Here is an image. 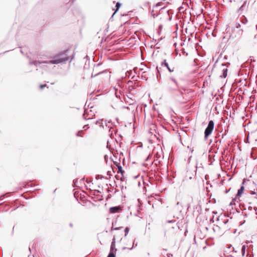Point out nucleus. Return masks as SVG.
Returning a JSON list of instances; mask_svg holds the SVG:
<instances>
[{
  "label": "nucleus",
  "instance_id": "1",
  "mask_svg": "<svg viewBox=\"0 0 257 257\" xmlns=\"http://www.w3.org/2000/svg\"><path fill=\"white\" fill-rule=\"evenodd\" d=\"M68 50H65L56 55H55L53 59L50 61H33L30 62V65H34L38 66L40 64L45 63L49 64H58L61 63L65 62L69 60L68 54Z\"/></svg>",
  "mask_w": 257,
  "mask_h": 257
},
{
  "label": "nucleus",
  "instance_id": "2",
  "mask_svg": "<svg viewBox=\"0 0 257 257\" xmlns=\"http://www.w3.org/2000/svg\"><path fill=\"white\" fill-rule=\"evenodd\" d=\"M168 91L177 97H182L183 92L180 89V86L177 80L173 77H170L169 79L167 87Z\"/></svg>",
  "mask_w": 257,
  "mask_h": 257
},
{
  "label": "nucleus",
  "instance_id": "3",
  "mask_svg": "<svg viewBox=\"0 0 257 257\" xmlns=\"http://www.w3.org/2000/svg\"><path fill=\"white\" fill-rule=\"evenodd\" d=\"M214 126V123L213 121L210 120L204 132V138L205 140H207L208 136L211 134L212 131L213 130Z\"/></svg>",
  "mask_w": 257,
  "mask_h": 257
},
{
  "label": "nucleus",
  "instance_id": "4",
  "mask_svg": "<svg viewBox=\"0 0 257 257\" xmlns=\"http://www.w3.org/2000/svg\"><path fill=\"white\" fill-rule=\"evenodd\" d=\"M243 33V30L242 29H237V30H235V31H232V34L230 35V38H240L242 35Z\"/></svg>",
  "mask_w": 257,
  "mask_h": 257
},
{
  "label": "nucleus",
  "instance_id": "5",
  "mask_svg": "<svg viewBox=\"0 0 257 257\" xmlns=\"http://www.w3.org/2000/svg\"><path fill=\"white\" fill-rule=\"evenodd\" d=\"M249 3L246 1H244L241 6L239 8L238 12L241 14L246 12L248 9Z\"/></svg>",
  "mask_w": 257,
  "mask_h": 257
},
{
  "label": "nucleus",
  "instance_id": "6",
  "mask_svg": "<svg viewBox=\"0 0 257 257\" xmlns=\"http://www.w3.org/2000/svg\"><path fill=\"white\" fill-rule=\"evenodd\" d=\"M104 75V78H106V79H109L110 77V72L107 71V70H105V71H101V72H98V73H97L96 74H93L92 73V75H91V77H95L96 76H98V75Z\"/></svg>",
  "mask_w": 257,
  "mask_h": 257
},
{
  "label": "nucleus",
  "instance_id": "7",
  "mask_svg": "<svg viewBox=\"0 0 257 257\" xmlns=\"http://www.w3.org/2000/svg\"><path fill=\"white\" fill-rule=\"evenodd\" d=\"M105 127L109 128V132H111L110 134V136L111 137L112 133L114 131L113 128L111 126L112 125V122L111 121H108L107 122H105ZM115 132H117V130H114Z\"/></svg>",
  "mask_w": 257,
  "mask_h": 257
},
{
  "label": "nucleus",
  "instance_id": "8",
  "mask_svg": "<svg viewBox=\"0 0 257 257\" xmlns=\"http://www.w3.org/2000/svg\"><path fill=\"white\" fill-rule=\"evenodd\" d=\"M121 210L120 206H114L109 208V212L111 213H118Z\"/></svg>",
  "mask_w": 257,
  "mask_h": 257
},
{
  "label": "nucleus",
  "instance_id": "9",
  "mask_svg": "<svg viewBox=\"0 0 257 257\" xmlns=\"http://www.w3.org/2000/svg\"><path fill=\"white\" fill-rule=\"evenodd\" d=\"M93 115H94L92 113H90L89 114L88 112H87V110H85L84 113L83 115V117L85 119H92V116Z\"/></svg>",
  "mask_w": 257,
  "mask_h": 257
},
{
  "label": "nucleus",
  "instance_id": "10",
  "mask_svg": "<svg viewBox=\"0 0 257 257\" xmlns=\"http://www.w3.org/2000/svg\"><path fill=\"white\" fill-rule=\"evenodd\" d=\"M162 66H165V67H167V69L168 70V71L170 72H173L174 71V68H170L169 66V64L168 63L166 62V60H164L162 62Z\"/></svg>",
  "mask_w": 257,
  "mask_h": 257
},
{
  "label": "nucleus",
  "instance_id": "11",
  "mask_svg": "<svg viewBox=\"0 0 257 257\" xmlns=\"http://www.w3.org/2000/svg\"><path fill=\"white\" fill-rule=\"evenodd\" d=\"M116 250L117 249L115 247V239L113 238L111 243L110 251H112V252H114L115 253Z\"/></svg>",
  "mask_w": 257,
  "mask_h": 257
},
{
  "label": "nucleus",
  "instance_id": "12",
  "mask_svg": "<svg viewBox=\"0 0 257 257\" xmlns=\"http://www.w3.org/2000/svg\"><path fill=\"white\" fill-rule=\"evenodd\" d=\"M238 21H239L240 23H242L243 25H245L248 21L244 15L241 16L239 18Z\"/></svg>",
  "mask_w": 257,
  "mask_h": 257
},
{
  "label": "nucleus",
  "instance_id": "13",
  "mask_svg": "<svg viewBox=\"0 0 257 257\" xmlns=\"http://www.w3.org/2000/svg\"><path fill=\"white\" fill-rule=\"evenodd\" d=\"M241 27V25L240 24V22L238 20L235 22L234 26L232 28V31H235V29H238Z\"/></svg>",
  "mask_w": 257,
  "mask_h": 257
},
{
  "label": "nucleus",
  "instance_id": "14",
  "mask_svg": "<svg viewBox=\"0 0 257 257\" xmlns=\"http://www.w3.org/2000/svg\"><path fill=\"white\" fill-rule=\"evenodd\" d=\"M244 189V186H242L240 187V189L238 190L237 193L236 195V198L241 196V194L243 193Z\"/></svg>",
  "mask_w": 257,
  "mask_h": 257
},
{
  "label": "nucleus",
  "instance_id": "15",
  "mask_svg": "<svg viewBox=\"0 0 257 257\" xmlns=\"http://www.w3.org/2000/svg\"><path fill=\"white\" fill-rule=\"evenodd\" d=\"M227 69H223L222 70V75L220 76L222 78H225L227 76Z\"/></svg>",
  "mask_w": 257,
  "mask_h": 257
},
{
  "label": "nucleus",
  "instance_id": "16",
  "mask_svg": "<svg viewBox=\"0 0 257 257\" xmlns=\"http://www.w3.org/2000/svg\"><path fill=\"white\" fill-rule=\"evenodd\" d=\"M95 123L98 125L99 126H102L103 128H104V125H103V120L100 119L96 121Z\"/></svg>",
  "mask_w": 257,
  "mask_h": 257
},
{
  "label": "nucleus",
  "instance_id": "17",
  "mask_svg": "<svg viewBox=\"0 0 257 257\" xmlns=\"http://www.w3.org/2000/svg\"><path fill=\"white\" fill-rule=\"evenodd\" d=\"M245 248H246L245 245L244 244V245H242V247H241V253H242V256H244V254H245Z\"/></svg>",
  "mask_w": 257,
  "mask_h": 257
},
{
  "label": "nucleus",
  "instance_id": "18",
  "mask_svg": "<svg viewBox=\"0 0 257 257\" xmlns=\"http://www.w3.org/2000/svg\"><path fill=\"white\" fill-rule=\"evenodd\" d=\"M120 7V4L119 2H117L116 4V5H115V7H116L115 11L113 13V15H114V14L116 12V11L118 10V9H119Z\"/></svg>",
  "mask_w": 257,
  "mask_h": 257
},
{
  "label": "nucleus",
  "instance_id": "19",
  "mask_svg": "<svg viewBox=\"0 0 257 257\" xmlns=\"http://www.w3.org/2000/svg\"><path fill=\"white\" fill-rule=\"evenodd\" d=\"M107 257H115V255L114 252L110 251Z\"/></svg>",
  "mask_w": 257,
  "mask_h": 257
},
{
  "label": "nucleus",
  "instance_id": "20",
  "mask_svg": "<svg viewBox=\"0 0 257 257\" xmlns=\"http://www.w3.org/2000/svg\"><path fill=\"white\" fill-rule=\"evenodd\" d=\"M129 228L128 227H126L124 229V236H126L127 235V234H128V231H129Z\"/></svg>",
  "mask_w": 257,
  "mask_h": 257
},
{
  "label": "nucleus",
  "instance_id": "21",
  "mask_svg": "<svg viewBox=\"0 0 257 257\" xmlns=\"http://www.w3.org/2000/svg\"><path fill=\"white\" fill-rule=\"evenodd\" d=\"M118 171L121 173L122 174L123 171L122 170V169H121V166H118Z\"/></svg>",
  "mask_w": 257,
  "mask_h": 257
},
{
  "label": "nucleus",
  "instance_id": "22",
  "mask_svg": "<svg viewBox=\"0 0 257 257\" xmlns=\"http://www.w3.org/2000/svg\"><path fill=\"white\" fill-rule=\"evenodd\" d=\"M236 198L235 197V198H234V199H233L232 200V201H231V202H230V205H233V204H234V201H235Z\"/></svg>",
  "mask_w": 257,
  "mask_h": 257
},
{
  "label": "nucleus",
  "instance_id": "23",
  "mask_svg": "<svg viewBox=\"0 0 257 257\" xmlns=\"http://www.w3.org/2000/svg\"><path fill=\"white\" fill-rule=\"evenodd\" d=\"M137 245H138V244H137V243H135V241H134V242H133V246H132V247H131V248H130V250H132V249L133 248V247H134V245H135V246H137Z\"/></svg>",
  "mask_w": 257,
  "mask_h": 257
},
{
  "label": "nucleus",
  "instance_id": "24",
  "mask_svg": "<svg viewBox=\"0 0 257 257\" xmlns=\"http://www.w3.org/2000/svg\"><path fill=\"white\" fill-rule=\"evenodd\" d=\"M99 178H100V179H102V178H103V176H100V175H98L96 177V179H99Z\"/></svg>",
  "mask_w": 257,
  "mask_h": 257
},
{
  "label": "nucleus",
  "instance_id": "25",
  "mask_svg": "<svg viewBox=\"0 0 257 257\" xmlns=\"http://www.w3.org/2000/svg\"><path fill=\"white\" fill-rule=\"evenodd\" d=\"M122 227H115V228H113V227H111V230H118V229H119L120 228H122Z\"/></svg>",
  "mask_w": 257,
  "mask_h": 257
},
{
  "label": "nucleus",
  "instance_id": "26",
  "mask_svg": "<svg viewBox=\"0 0 257 257\" xmlns=\"http://www.w3.org/2000/svg\"><path fill=\"white\" fill-rule=\"evenodd\" d=\"M47 86L46 84H42V85H40V88L41 89H43V88H44L45 87H46Z\"/></svg>",
  "mask_w": 257,
  "mask_h": 257
},
{
  "label": "nucleus",
  "instance_id": "27",
  "mask_svg": "<svg viewBox=\"0 0 257 257\" xmlns=\"http://www.w3.org/2000/svg\"><path fill=\"white\" fill-rule=\"evenodd\" d=\"M82 132V131H79L77 134V136L78 137H81L82 136L80 135V133H81Z\"/></svg>",
  "mask_w": 257,
  "mask_h": 257
},
{
  "label": "nucleus",
  "instance_id": "28",
  "mask_svg": "<svg viewBox=\"0 0 257 257\" xmlns=\"http://www.w3.org/2000/svg\"><path fill=\"white\" fill-rule=\"evenodd\" d=\"M167 256H168V257H173V254H171V253H168V254H167Z\"/></svg>",
  "mask_w": 257,
  "mask_h": 257
},
{
  "label": "nucleus",
  "instance_id": "29",
  "mask_svg": "<svg viewBox=\"0 0 257 257\" xmlns=\"http://www.w3.org/2000/svg\"><path fill=\"white\" fill-rule=\"evenodd\" d=\"M250 193L251 195H254L255 194V192L254 191H251Z\"/></svg>",
  "mask_w": 257,
  "mask_h": 257
},
{
  "label": "nucleus",
  "instance_id": "30",
  "mask_svg": "<svg viewBox=\"0 0 257 257\" xmlns=\"http://www.w3.org/2000/svg\"><path fill=\"white\" fill-rule=\"evenodd\" d=\"M175 220H168L167 222L168 223H171V222H175Z\"/></svg>",
  "mask_w": 257,
  "mask_h": 257
},
{
  "label": "nucleus",
  "instance_id": "31",
  "mask_svg": "<svg viewBox=\"0 0 257 257\" xmlns=\"http://www.w3.org/2000/svg\"><path fill=\"white\" fill-rule=\"evenodd\" d=\"M229 65V63H223L222 64V66H226V65Z\"/></svg>",
  "mask_w": 257,
  "mask_h": 257
},
{
  "label": "nucleus",
  "instance_id": "32",
  "mask_svg": "<svg viewBox=\"0 0 257 257\" xmlns=\"http://www.w3.org/2000/svg\"><path fill=\"white\" fill-rule=\"evenodd\" d=\"M253 210H254V211L255 212H256V210H257V207H253Z\"/></svg>",
  "mask_w": 257,
  "mask_h": 257
},
{
  "label": "nucleus",
  "instance_id": "33",
  "mask_svg": "<svg viewBox=\"0 0 257 257\" xmlns=\"http://www.w3.org/2000/svg\"><path fill=\"white\" fill-rule=\"evenodd\" d=\"M251 209H252V207L251 206H249L248 207V210H251Z\"/></svg>",
  "mask_w": 257,
  "mask_h": 257
},
{
  "label": "nucleus",
  "instance_id": "34",
  "mask_svg": "<svg viewBox=\"0 0 257 257\" xmlns=\"http://www.w3.org/2000/svg\"><path fill=\"white\" fill-rule=\"evenodd\" d=\"M76 182H77V181H74V180L73 181V183H74V184H75V185H76Z\"/></svg>",
  "mask_w": 257,
  "mask_h": 257
},
{
  "label": "nucleus",
  "instance_id": "35",
  "mask_svg": "<svg viewBox=\"0 0 257 257\" xmlns=\"http://www.w3.org/2000/svg\"><path fill=\"white\" fill-rule=\"evenodd\" d=\"M254 39L257 38V34H256V35H255V36H254Z\"/></svg>",
  "mask_w": 257,
  "mask_h": 257
},
{
  "label": "nucleus",
  "instance_id": "36",
  "mask_svg": "<svg viewBox=\"0 0 257 257\" xmlns=\"http://www.w3.org/2000/svg\"><path fill=\"white\" fill-rule=\"evenodd\" d=\"M190 207V204H188V209Z\"/></svg>",
  "mask_w": 257,
  "mask_h": 257
},
{
  "label": "nucleus",
  "instance_id": "37",
  "mask_svg": "<svg viewBox=\"0 0 257 257\" xmlns=\"http://www.w3.org/2000/svg\"><path fill=\"white\" fill-rule=\"evenodd\" d=\"M70 226L71 227H72V226H73V224H72V223H70Z\"/></svg>",
  "mask_w": 257,
  "mask_h": 257
},
{
  "label": "nucleus",
  "instance_id": "38",
  "mask_svg": "<svg viewBox=\"0 0 257 257\" xmlns=\"http://www.w3.org/2000/svg\"><path fill=\"white\" fill-rule=\"evenodd\" d=\"M160 6V4H159V3H158V4H157V6Z\"/></svg>",
  "mask_w": 257,
  "mask_h": 257
},
{
  "label": "nucleus",
  "instance_id": "39",
  "mask_svg": "<svg viewBox=\"0 0 257 257\" xmlns=\"http://www.w3.org/2000/svg\"><path fill=\"white\" fill-rule=\"evenodd\" d=\"M21 52L22 54H23V51L22 50H21Z\"/></svg>",
  "mask_w": 257,
  "mask_h": 257
},
{
  "label": "nucleus",
  "instance_id": "40",
  "mask_svg": "<svg viewBox=\"0 0 257 257\" xmlns=\"http://www.w3.org/2000/svg\"><path fill=\"white\" fill-rule=\"evenodd\" d=\"M179 202H178L177 203V205H179Z\"/></svg>",
  "mask_w": 257,
  "mask_h": 257
},
{
  "label": "nucleus",
  "instance_id": "41",
  "mask_svg": "<svg viewBox=\"0 0 257 257\" xmlns=\"http://www.w3.org/2000/svg\"><path fill=\"white\" fill-rule=\"evenodd\" d=\"M148 203L150 204V201H149Z\"/></svg>",
  "mask_w": 257,
  "mask_h": 257
},
{
  "label": "nucleus",
  "instance_id": "42",
  "mask_svg": "<svg viewBox=\"0 0 257 257\" xmlns=\"http://www.w3.org/2000/svg\"><path fill=\"white\" fill-rule=\"evenodd\" d=\"M256 193H257V188H256Z\"/></svg>",
  "mask_w": 257,
  "mask_h": 257
},
{
  "label": "nucleus",
  "instance_id": "43",
  "mask_svg": "<svg viewBox=\"0 0 257 257\" xmlns=\"http://www.w3.org/2000/svg\"><path fill=\"white\" fill-rule=\"evenodd\" d=\"M72 2H73V0H72Z\"/></svg>",
  "mask_w": 257,
  "mask_h": 257
},
{
  "label": "nucleus",
  "instance_id": "44",
  "mask_svg": "<svg viewBox=\"0 0 257 257\" xmlns=\"http://www.w3.org/2000/svg\"><path fill=\"white\" fill-rule=\"evenodd\" d=\"M256 214H257V212H256Z\"/></svg>",
  "mask_w": 257,
  "mask_h": 257
}]
</instances>
